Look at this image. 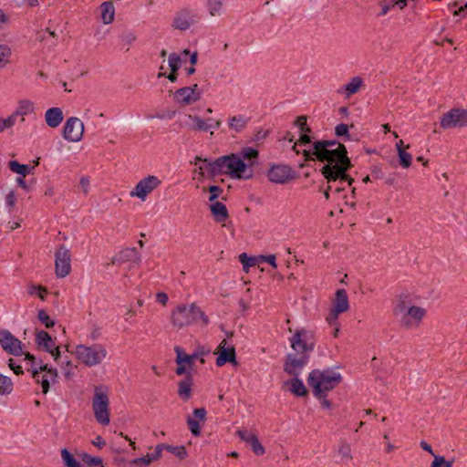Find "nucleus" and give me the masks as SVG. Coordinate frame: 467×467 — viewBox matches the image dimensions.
I'll use <instances>...</instances> for the list:
<instances>
[{
  "mask_svg": "<svg viewBox=\"0 0 467 467\" xmlns=\"http://www.w3.org/2000/svg\"><path fill=\"white\" fill-rule=\"evenodd\" d=\"M313 154L319 161L327 162L321 173L327 182H348V185H352L354 180L347 174L351 161L343 144L337 140H317L313 143Z\"/></svg>",
  "mask_w": 467,
  "mask_h": 467,
  "instance_id": "obj_1",
  "label": "nucleus"
},
{
  "mask_svg": "<svg viewBox=\"0 0 467 467\" xmlns=\"http://www.w3.org/2000/svg\"><path fill=\"white\" fill-rule=\"evenodd\" d=\"M208 172L212 175L226 174L234 179L248 180L254 176L253 162L245 163L237 154L221 156L208 163Z\"/></svg>",
  "mask_w": 467,
  "mask_h": 467,
  "instance_id": "obj_2",
  "label": "nucleus"
},
{
  "mask_svg": "<svg viewBox=\"0 0 467 467\" xmlns=\"http://www.w3.org/2000/svg\"><path fill=\"white\" fill-rule=\"evenodd\" d=\"M341 380L340 373L333 369H314L309 373L307 379L308 385L317 398L327 397V392L336 388Z\"/></svg>",
  "mask_w": 467,
  "mask_h": 467,
  "instance_id": "obj_3",
  "label": "nucleus"
},
{
  "mask_svg": "<svg viewBox=\"0 0 467 467\" xmlns=\"http://www.w3.org/2000/svg\"><path fill=\"white\" fill-rule=\"evenodd\" d=\"M200 322L202 326H207L209 318L195 303L179 305L171 312V324L178 329Z\"/></svg>",
  "mask_w": 467,
  "mask_h": 467,
  "instance_id": "obj_4",
  "label": "nucleus"
},
{
  "mask_svg": "<svg viewBox=\"0 0 467 467\" xmlns=\"http://www.w3.org/2000/svg\"><path fill=\"white\" fill-rule=\"evenodd\" d=\"M108 351L101 344L78 345L74 355L76 358L87 367L99 365L107 357Z\"/></svg>",
  "mask_w": 467,
  "mask_h": 467,
  "instance_id": "obj_5",
  "label": "nucleus"
},
{
  "mask_svg": "<svg viewBox=\"0 0 467 467\" xmlns=\"http://www.w3.org/2000/svg\"><path fill=\"white\" fill-rule=\"evenodd\" d=\"M109 400L108 392L102 387H96L92 400L95 419L102 425H108L109 420Z\"/></svg>",
  "mask_w": 467,
  "mask_h": 467,
  "instance_id": "obj_6",
  "label": "nucleus"
},
{
  "mask_svg": "<svg viewBox=\"0 0 467 467\" xmlns=\"http://www.w3.org/2000/svg\"><path fill=\"white\" fill-rule=\"evenodd\" d=\"M290 342L291 348L298 354H307L314 349L312 334L305 329L296 330Z\"/></svg>",
  "mask_w": 467,
  "mask_h": 467,
  "instance_id": "obj_7",
  "label": "nucleus"
},
{
  "mask_svg": "<svg viewBox=\"0 0 467 467\" xmlns=\"http://www.w3.org/2000/svg\"><path fill=\"white\" fill-rule=\"evenodd\" d=\"M349 309L348 296L345 289H338L336 292V297L333 302L328 315L327 316V321L329 325L336 323L338 316L341 313L347 312Z\"/></svg>",
  "mask_w": 467,
  "mask_h": 467,
  "instance_id": "obj_8",
  "label": "nucleus"
},
{
  "mask_svg": "<svg viewBox=\"0 0 467 467\" xmlns=\"http://www.w3.org/2000/svg\"><path fill=\"white\" fill-rule=\"evenodd\" d=\"M161 183V181L154 175H149L140 180L130 192L131 197H138L145 201L147 196Z\"/></svg>",
  "mask_w": 467,
  "mask_h": 467,
  "instance_id": "obj_9",
  "label": "nucleus"
},
{
  "mask_svg": "<svg viewBox=\"0 0 467 467\" xmlns=\"http://www.w3.org/2000/svg\"><path fill=\"white\" fill-rule=\"evenodd\" d=\"M441 127L447 130L456 127H467V109H452L441 119Z\"/></svg>",
  "mask_w": 467,
  "mask_h": 467,
  "instance_id": "obj_10",
  "label": "nucleus"
},
{
  "mask_svg": "<svg viewBox=\"0 0 467 467\" xmlns=\"http://www.w3.org/2000/svg\"><path fill=\"white\" fill-rule=\"evenodd\" d=\"M55 269L59 278L66 277L71 270L70 252L65 245H60L56 252Z\"/></svg>",
  "mask_w": 467,
  "mask_h": 467,
  "instance_id": "obj_11",
  "label": "nucleus"
},
{
  "mask_svg": "<svg viewBox=\"0 0 467 467\" xmlns=\"http://www.w3.org/2000/svg\"><path fill=\"white\" fill-rule=\"evenodd\" d=\"M201 97L202 90L197 84L192 87L181 88L174 93V100L182 106L192 105L200 100Z\"/></svg>",
  "mask_w": 467,
  "mask_h": 467,
  "instance_id": "obj_12",
  "label": "nucleus"
},
{
  "mask_svg": "<svg viewBox=\"0 0 467 467\" xmlns=\"http://www.w3.org/2000/svg\"><path fill=\"white\" fill-rule=\"evenodd\" d=\"M426 316V309L417 306H411L400 320V326L405 329H413L420 327Z\"/></svg>",
  "mask_w": 467,
  "mask_h": 467,
  "instance_id": "obj_13",
  "label": "nucleus"
},
{
  "mask_svg": "<svg viewBox=\"0 0 467 467\" xmlns=\"http://www.w3.org/2000/svg\"><path fill=\"white\" fill-rule=\"evenodd\" d=\"M83 133L84 124L78 118L70 117L67 119L63 130L65 140L71 142H78L81 140Z\"/></svg>",
  "mask_w": 467,
  "mask_h": 467,
  "instance_id": "obj_14",
  "label": "nucleus"
},
{
  "mask_svg": "<svg viewBox=\"0 0 467 467\" xmlns=\"http://www.w3.org/2000/svg\"><path fill=\"white\" fill-rule=\"evenodd\" d=\"M307 361V354H299V357L296 354H288L284 364V370L293 377H298Z\"/></svg>",
  "mask_w": 467,
  "mask_h": 467,
  "instance_id": "obj_15",
  "label": "nucleus"
},
{
  "mask_svg": "<svg viewBox=\"0 0 467 467\" xmlns=\"http://www.w3.org/2000/svg\"><path fill=\"white\" fill-rule=\"evenodd\" d=\"M0 345L5 351L11 355L18 356L22 353L21 341L7 330L0 332Z\"/></svg>",
  "mask_w": 467,
  "mask_h": 467,
  "instance_id": "obj_16",
  "label": "nucleus"
},
{
  "mask_svg": "<svg viewBox=\"0 0 467 467\" xmlns=\"http://www.w3.org/2000/svg\"><path fill=\"white\" fill-rule=\"evenodd\" d=\"M214 354L218 355L216 358V365L218 367H223L227 362L237 365L235 349L233 346L227 347L226 339L220 343Z\"/></svg>",
  "mask_w": 467,
  "mask_h": 467,
  "instance_id": "obj_17",
  "label": "nucleus"
},
{
  "mask_svg": "<svg viewBox=\"0 0 467 467\" xmlns=\"http://www.w3.org/2000/svg\"><path fill=\"white\" fill-rule=\"evenodd\" d=\"M267 177L272 182L283 184L293 177L292 170L288 165L275 164L269 169Z\"/></svg>",
  "mask_w": 467,
  "mask_h": 467,
  "instance_id": "obj_18",
  "label": "nucleus"
},
{
  "mask_svg": "<svg viewBox=\"0 0 467 467\" xmlns=\"http://www.w3.org/2000/svg\"><path fill=\"white\" fill-rule=\"evenodd\" d=\"M141 257L140 254L134 247L125 248L119 251L111 261L112 265L115 264H125V263H132L133 265H138L140 263Z\"/></svg>",
  "mask_w": 467,
  "mask_h": 467,
  "instance_id": "obj_19",
  "label": "nucleus"
},
{
  "mask_svg": "<svg viewBox=\"0 0 467 467\" xmlns=\"http://www.w3.org/2000/svg\"><path fill=\"white\" fill-rule=\"evenodd\" d=\"M39 370L43 371L44 374H40L39 380H36L37 383L41 384L42 392L47 394L49 390V386L51 382H56L58 373L56 368H49L46 364L39 365Z\"/></svg>",
  "mask_w": 467,
  "mask_h": 467,
  "instance_id": "obj_20",
  "label": "nucleus"
},
{
  "mask_svg": "<svg viewBox=\"0 0 467 467\" xmlns=\"http://www.w3.org/2000/svg\"><path fill=\"white\" fill-rule=\"evenodd\" d=\"M194 23V15L189 9H182L176 13L172 26L182 31L187 30Z\"/></svg>",
  "mask_w": 467,
  "mask_h": 467,
  "instance_id": "obj_21",
  "label": "nucleus"
},
{
  "mask_svg": "<svg viewBox=\"0 0 467 467\" xmlns=\"http://www.w3.org/2000/svg\"><path fill=\"white\" fill-rule=\"evenodd\" d=\"M63 112L60 108H51L48 109L45 113V120L48 127L57 128L63 121Z\"/></svg>",
  "mask_w": 467,
  "mask_h": 467,
  "instance_id": "obj_22",
  "label": "nucleus"
},
{
  "mask_svg": "<svg viewBox=\"0 0 467 467\" xmlns=\"http://www.w3.org/2000/svg\"><path fill=\"white\" fill-rule=\"evenodd\" d=\"M163 447L164 443L157 445L152 452L148 453L141 458L135 459L133 463L140 467H146L150 465L153 461L158 460L161 456Z\"/></svg>",
  "mask_w": 467,
  "mask_h": 467,
  "instance_id": "obj_23",
  "label": "nucleus"
},
{
  "mask_svg": "<svg viewBox=\"0 0 467 467\" xmlns=\"http://www.w3.org/2000/svg\"><path fill=\"white\" fill-rule=\"evenodd\" d=\"M363 86V79L360 77H354L350 81L337 89V93H343L346 98L356 94Z\"/></svg>",
  "mask_w": 467,
  "mask_h": 467,
  "instance_id": "obj_24",
  "label": "nucleus"
},
{
  "mask_svg": "<svg viewBox=\"0 0 467 467\" xmlns=\"http://www.w3.org/2000/svg\"><path fill=\"white\" fill-rule=\"evenodd\" d=\"M284 386H287L288 390L297 397H303L307 394L306 386L298 377H294L292 379L285 381Z\"/></svg>",
  "mask_w": 467,
  "mask_h": 467,
  "instance_id": "obj_25",
  "label": "nucleus"
},
{
  "mask_svg": "<svg viewBox=\"0 0 467 467\" xmlns=\"http://www.w3.org/2000/svg\"><path fill=\"white\" fill-rule=\"evenodd\" d=\"M249 121L244 115H235L228 118V127L230 130L239 133L243 131Z\"/></svg>",
  "mask_w": 467,
  "mask_h": 467,
  "instance_id": "obj_26",
  "label": "nucleus"
},
{
  "mask_svg": "<svg viewBox=\"0 0 467 467\" xmlns=\"http://www.w3.org/2000/svg\"><path fill=\"white\" fill-rule=\"evenodd\" d=\"M192 379L188 375L178 383V395L181 399L188 400L192 394Z\"/></svg>",
  "mask_w": 467,
  "mask_h": 467,
  "instance_id": "obj_27",
  "label": "nucleus"
},
{
  "mask_svg": "<svg viewBox=\"0 0 467 467\" xmlns=\"http://www.w3.org/2000/svg\"><path fill=\"white\" fill-rule=\"evenodd\" d=\"M36 342L38 347L44 348L47 352L56 346L50 335L46 331H38L36 337Z\"/></svg>",
  "mask_w": 467,
  "mask_h": 467,
  "instance_id": "obj_28",
  "label": "nucleus"
},
{
  "mask_svg": "<svg viewBox=\"0 0 467 467\" xmlns=\"http://www.w3.org/2000/svg\"><path fill=\"white\" fill-rule=\"evenodd\" d=\"M34 109V104L29 100H22L19 102L18 109L9 117L14 118V124H16V119L19 116H21V120L24 121V116L32 112Z\"/></svg>",
  "mask_w": 467,
  "mask_h": 467,
  "instance_id": "obj_29",
  "label": "nucleus"
},
{
  "mask_svg": "<svg viewBox=\"0 0 467 467\" xmlns=\"http://www.w3.org/2000/svg\"><path fill=\"white\" fill-rule=\"evenodd\" d=\"M211 212L217 222H223L228 218V211L226 206L221 202H214L210 206Z\"/></svg>",
  "mask_w": 467,
  "mask_h": 467,
  "instance_id": "obj_30",
  "label": "nucleus"
},
{
  "mask_svg": "<svg viewBox=\"0 0 467 467\" xmlns=\"http://www.w3.org/2000/svg\"><path fill=\"white\" fill-rule=\"evenodd\" d=\"M174 351L176 353V358L175 362L176 364L183 363L185 364L189 369L193 370L194 367V359H192V357L191 355L186 354L183 349L178 346L174 348Z\"/></svg>",
  "mask_w": 467,
  "mask_h": 467,
  "instance_id": "obj_31",
  "label": "nucleus"
},
{
  "mask_svg": "<svg viewBox=\"0 0 467 467\" xmlns=\"http://www.w3.org/2000/svg\"><path fill=\"white\" fill-rule=\"evenodd\" d=\"M136 33L131 29H124L119 35V44L121 47L125 48L127 51L130 49V46L136 41Z\"/></svg>",
  "mask_w": 467,
  "mask_h": 467,
  "instance_id": "obj_32",
  "label": "nucleus"
},
{
  "mask_svg": "<svg viewBox=\"0 0 467 467\" xmlns=\"http://www.w3.org/2000/svg\"><path fill=\"white\" fill-rule=\"evenodd\" d=\"M115 9L112 2H104L101 5V18L105 24H110L114 20Z\"/></svg>",
  "mask_w": 467,
  "mask_h": 467,
  "instance_id": "obj_33",
  "label": "nucleus"
},
{
  "mask_svg": "<svg viewBox=\"0 0 467 467\" xmlns=\"http://www.w3.org/2000/svg\"><path fill=\"white\" fill-rule=\"evenodd\" d=\"M225 0H206V7L212 16H220L223 12Z\"/></svg>",
  "mask_w": 467,
  "mask_h": 467,
  "instance_id": "obj_34",
  "label": "nucleus"
},
{
  "mask_svg": "<svg viewBox=\"0 0 467 467\" xmlns=\"http://www.w3.org/2000/svg\"><path fill=\"white\" fill-rule=\"evenodd\" d=\"M406 298V296H400L393 307V315L399 318V321L411 306L408 304Z\"/></svg>",
  "mask_w": 467,
  "mask_h": 467,
  "instance_id": "obj_35",
  "label": "nucleus"
},
{
  "mask_svg": "<svg viewBox=\"0 0 467 467\" xmlns=\"http://www.w3.org/2000/svg\"><path fill=\"white\" fill-rule=\"evenodd\" d=\"M188 119L192 122L191 129L194 130L207 131L212 126L197 115H188Z\"/></svg>",
  "mask_w": 467,
  "mask_h": 467,
  "instance_id": "obj_36",
  "label": "nucleus"
},
{
  "mask_svg": "<svg viewBox=\"0 0 467 467\" xmlns=\"http://www.w3.org/2000/svg\"><path fill=\"white\" fill-rule=\"evenodd\" d=\"M13 390V382L10 378L0 373V395H8Z\"/></svg>",
  "mask_w": 467,
  "mask_h": 467,
  "instance_id": "obj_37",
  "label": "nucleus"
},
{
  "mask_svg": "<svg viewBox=\"0 0 467 467\" xmlns=\"http://www.w3.org/2000/svg\"><path fill=\"white\" fill-rule=\"evenodd\" d=\"M237 155L240 156L244 160V161H248L247 163L253 162V164H254V160L257 159V157H258V150L254 148L247 147V148H244L241 150V152Z\"/></svg>",
  "mask_w": 467,
  "mask_h": 467,
  "instance_id": "obj_38",
  "label": "nucleus"
},
{
  "mask_svg": "<svg viewBox=\"0 0 467 467\" xmlns=\"http://www.w3.org/2000/svg\"><path fill=\"white\" fill-rule=\"evenodd\" d=\"M9 169L23 177H26V174L29 172V167L25 164H20L16 161H11L9 162Z\"/></svg>",
  "mask_w": 467,
  "mask_h": 467,
  "instance_id": "obj_39",
  "label": "nucleus"
},
{
  "mask_svg": "<svg viewBox=\"0 0 467 467\" xmlns=\"http://www.w3.org/2000/svg\"><path fill=\"white\" fill-rule=\"evenodd\" d=\"M61 457L67 467H80V464L67 449L61 451Z\"/></svg>",
  "mask_w": 467,
  "mask_h": 467,
  "instance_id": "obj_40",
  "label": "nucleus"
},
{
  "mask_svg": "<svg viewBox=\"0 0 467 467\" xmlns=\"http://www.w3.org/2000/svg\"><path fill=\"white\" fill-rule=\"evenodd\" d=\"M163 450H166L180 459H184L187 456V451L184 446H171L164 444Z\"/></svg>",
  "mask_w": 467,
  "mask_h": 467,
  "instance_id": "obj_41",
  "label": "nucleus"
},
{
  "mask_svg": "<svg viewBox=\"0 0 467 467\" xmlns=\"http://www.w3.org/2000/svg\"><path fill=\"white\" fill-rule=\"evenodd\" d=\"M240 262L243 264L244 268L259 265L258 256L256 257H249L246 254H241L239 255Z\"/></svg>",
  "mask_w": 467,
  "mask_h": 467,
  "instance_id": "obj_42",
  "label": "nucleus"
},
{
  "mask_svg": "<svg viewBox=\"0 0 467 467\" xmlns=\"http://www.w3.org/2000/svg\"><path fill=\"white\" fill-rule=\"evenodd\" d=\"M431 467H453L452 461H447L443 456L433 454Z\"/></svg>",
  "mask_w": 467,
  "mask_h": 467,
  "instance_id": "obj_43",
  "label": "nucleus"
},
{
  "mask_svg": "<svg viewBox=\"0 0 467 467\" xmlns=\"http://www.w3.org/2000/svg\"><path fill=\"white\" fill-rule=\"evenodd\" d=\"M398 156L400 159V164L403 168H409L411 165L412 156L410 153L407 152L405 150H400V152H398Z\"/></svg>",
  "mask_w": 467,
  "mask_h": 467,
  "instance_id": "obj_44",
  "label": "nucleus"
},
{
  "mask_svg": "<svg viewBox=\"0 0 467 467\" xmlns=\"http://www.w3.org/2000/svg\"><path fill=\"white\" fill-rule=\"evenodd\" d=\"M338 453L343 461H349L352 458L350 445L347 442H341L338 448Z\"/></svg>",
  "mask_w": 467,
  "mask_h": 467,
  "instance_id": "obj_45",
  "label": "nucleus"
},
{
  "mask_svg": "<svg viewBox=\"0 0 467 467\" xmlns=\"http://www.w3.org/2000/svg\"><path fill=\"white\" fill-rule=\"evenodd\" d=\"M81 457L84 462L92 467H103L102 459L99 457H92L87 453H83Z\"/></svg>",
  "mask_w": 467,
  "mask_h": 467,
  "instance_id": "obj_46",
  "label": "nucleus"
},
{
  "mask_svg": "<svg viewBox=\"0 0 467 467\" xmlns=\"http://www.w3.org/2000/svg\"><path fill=\"white\" fill-rule=\"evenodd\" d=\"M181 62V57L176 53L170 54L168 63L172 72H176L180 68Z\"/></svg>",
  "mask_w": 467,
  "mask_h": 467,
  "instance_id": "obj_47",
  "label": "nucleus"
},
{
  "mask_svg": "<svg viewBox=\"0 0 467 467\" xmlns=\"http://www.w3.org/2000/svg\"><path fill=\"white\" fill-rule=\"evenodd\" d=\"M11 56V49L5 45H0V67L6 64Z\"/></svg>",
  "mask_w": 467,
  "mask_h": 467,
  "instance_id": "obj_48",
  "label": "nucleus"
},
{
  "mask_svg": "<svg viewBox=\"0 0 467 467\" xmlns=\"http://www.w3.org/2000/svg\"><path fill=\"white\" fill-rule=\"evenodd\" d=\"M210 353V349L206 348L205 347L202 346L199 347L196 351H194L192 354H191V357H192V359L197 360L199 359L201 363H204L203 357Z\"/></svg>",
  "mask_w": 467,
  "mask_h": 467,
  "instance_id": "obj_49",
  "label": "nucleus"
},
{
  "mask_svg": "<svg viewBox=\"0 0 467 467\" xmlns=\"http://www.w3.org/2000/svg\"><path fill=\"white\" fill-rule=\"evenodd\" d=\"M248 444L256 455H263L265 453V448L260 443L257 436H254Z\"/></svg>",
  "mask_w": 467,
  "mask_h": 467,
  "instance_id": "obj_50",
  "label": "nucleus"
},
{
  "mask_svg": "<svg viewBox=\"0 0 467 467\" xmlns=\"http://www.w3.org/2000/svg\"><path fill=\"white\" fill-rule=\"evenodd\" d=\"M187 424L189 426V429L191 432L194 436H198L200 434V424L199 421L196 419H193L192 417L187 418Z\"/></svg>",
  "mask_w": 467,
  "mask_h": 467,
  "instance_id": "obj_51",
  "label": "nucleus"
},
{
  "mask_svg": "<svg viewBox=\"0 0 467 467\" xmlns=\"http://www.w3.org/2000/svg\"><path fill=\"white\" fill-rule=\"evenodd\" d=\"M37 317L47 327H52L55 324L54 321L51 320L47 313L44 310L38 311Z\"/></svg>",
  "mask_w": 467,
  "mask_h": 467,
  "instance_id": "obj_52",
  "label": "nucleus"
},
{
  "mask_svg": "<svg viewBox=\"0 0 467 467\" xmlns=\"http://www.w3.org/2000/svg\"><path fill=\"white\" fill-rule=\"evenodd\" d=\"M236 435L246 443H249L254 436H256L254 433L250 432L247 430H238L236 431Z\"/></svg>",
  "mask_w": 467,
  "mask_h": 467,
  "instance_id": "obj_53",
  "label": "nucleus"
},
{
  "mask_svg": "<svg viewBox=\"0 0 467 467\" xmlns=\"http://www.w3.org/2000/svg\"><path fill=\"white\" fill-rule=\"evenodd\" d=\"M335 133L338 137H346L347 139H349V133H348V126L344 123H340L336 126L335 128Z\"/></svg>",
  "mask_w": 467,
  "mask_h": 467,
  "instance_id": "obj_54",
  "label": "nucleus"
},
{
  "mask_svg": "<svg viewBox=\"0 0 467 467\" xmlns=\"http://www.w3.org/2000/svg\"><path fill=\"white\" fill-rule=\"evenodd\" d=\"M75 366L72 364L70 360L66 361L62 365V369L64 371V375L67 379H71L74 375Z\"/></svg>",
  "mask_w": 467,
  "mask_h": 467,
  "instance_id": "obj_55",
  "label": "nucleus"
},
{
  "mask_svg": "<svg viewBox=\"0 0 467 467\" xmlns=\"http://www.w3.org/2000/svg\"><path fill=\"white\" fill-rule=\"evenodd\" d=\"M296 125L300 129L301 132H311V129L306 125V118L300 116L296 120Z\"/></svg>",
  "mask_w": 467,
  "mask_h": 467,
  "instance_id": "obj_56",
  "label": "nucleus"
},
{
  "mask_svg": "<svg viewBox=\"0 0 467 467\" xmlns=\"http://www.w3.org/2000/svg\"><path fill=\"white\" fill-rule=\"evenodd\" d=\"M259 265L267 263L271 265L274 268H276V263H275V254H269V255H259Z\"/></svg>",
  "mask_w": 467,
  "mask_h": 467,
  "instance_id": "obj_57",
  "label": "nucleus"
},
{
  "mask_svg": "<svg viewBox=\"0 0 467 467\" xmlns=\"http://www.w3.org/2000/svg\"><path fill=\"white\" fill-rule=\"evenodd\" d=\"M14 124V118H6L3 119L0 117V132L4 131L5 129H9L13 127Z\"/></svg>",
  "mask_w": 467,
  "mask_h": 467,
  "instance_id": "obj_58",
  "label": "nucleus"
},
{
  "mask_svg": "<svg viewBox=\"0 0 467 467\" xmlns=\"http://www.w3.org/2000/svg\"><path fill=\"white\" fill-rule=\"evenodd\" d=\"M29 294L37 295L41 299H44L45 295L47 294V289L42 286H31L29 289Z\"/></svg>",
  "mask_w": 467,
  "mask_h": 467,
  "instance_id": "obj_59",
  "label": "nucleus"
},
{
  "mask_svg": "<svg viewBox=\"0 0 467 467\" xmlns=\"http://www.w3.org/2000/svg\"><path fill=\"white\" fill-rule=\"evenodd\" d=\"M42 364V361H39L38 364L36 363V361L32 362L30 370L32 371V378L35 380H39L40 374L43 373V371L39 370V365Z\"/></svg>",
  "mask_w": 467,
  "mask_h": 467,
  "instance_id": "obj_60",
  "label": "nucleus"
},
{
  "mask_svg": "<svg viewBox=\"0 0 467 467\" xmlns=\"http://www.w3.org/2000/svg\"><path fill=\"white\" fill-rule=\"evenodd\" d=\"M206 417V410L203 408L195 409L193 410V419L197 420L204 421Z\"/></svg>",
  "mask_w": 467,
  "mask_h": 467,
  "instance_id": "obj_61",
  "label": "nucleus"
},
{
  "mask_svg": "<svg viewBox=\"0 0 467 467\" xmlns=\"http://www.w3.org/2000/svg\"><path fill=\"white\" fill-rule=\"evenodd\" d=\"M209 192L211 193V196L209 198L210 202H213L215 199L218 198L219 193L222 192V189L219 186H210Z\"/></svg>",
  "mask_w": 467,
  "mask_h": 467,
  "instance_id": "obj_62",
  "label": "nucleus"
},
{
  "mask_svg": "<svg viewBox=\"0 0 467 467\" xmlns=\"http://www.w3.org/2000/svg\"><path fill=\"white\" fill-rule=\"evenodd\" d=\"M190 371H192V370L189 369L185 364H183V363L177 364V368H176L177 375L182 376L184 374H187V376H188V375H190Z\"/></svg>",
  "mask_w": 467,
  "mask_h": 467,
  "instance_id": "obj_63",
  "label": "nucleus"
},
{
  "mask_svg": "<svg viewBox=\"0 0 467 467\" xmlns=\"http://www.w3.org/2000/svg\"><path fill=\"white\" fill-rule=\"evenodd\" d=\"M16 198L14 192H10L5 196V204L8 207H13L16 203Z\"/></svg>",
  "mask_w": 467,
  "mask_h": 467,
  "instance_id": "obj_64",
  "label": "nucleus"
}]
</instances>
